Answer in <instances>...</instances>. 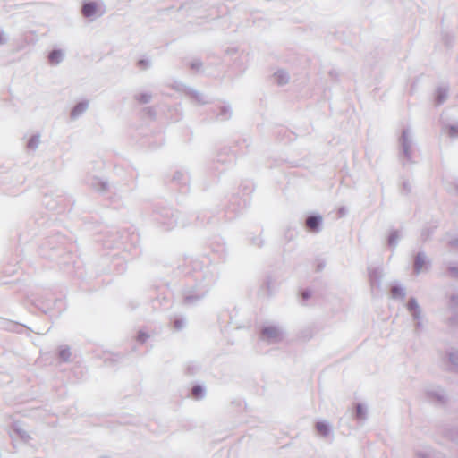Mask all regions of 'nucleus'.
I'll return each instance as SVG.
<instances>
[{"label":"nucleus","mask_w":458,"mask_h":458,"mask_svg":"<svg viewBox=\"0 0 458 458\" xmlns=\"http://www.w3.org/2000/svg\"><path fill=\"white\" fill-rule=\"evenodd\" d=\"M97 11V4L95 3H87L82 7V13L86 17L92 16Z\"/></svg>","instance_id":"f257e3e1"},{"label":"nucleus","mask_w":458,"mask_h":458,"mask_svg":"<svg viewBox=\"0 0 458 458\" xmlns=\"http://www.w3.org/2000/svg\"><path fill=\"white\" fill-rule=\"evenodd\" d=\"M320 217L318 216H310L306 220L307 227L311 231H316L319 225Z\"/></svg>","instance_id":"f03ea898"},{"label":"nucleus","mask_w":458,"mask_h":458,"mask_svg":"<svg viewBox=\"0 0 458 458\" xmlns=\"http://www.w3.org/2000/svg\"><path fill=\"white\" fill-rule=\"evenodd\" d=\"M316 429L322 436H327L329 431L327 425L324 422H318L316 424Z\"/></svg>","instance_id":"7ed1b4c3"},{"label":"nucleus","mask_w":458,"mask_h":458,"mask_svg":"<svg viewBox=\"0 0 458 458\" xmlns=\"http://www.w3.org/2000/svg\"><path fill=\"white\" fill-rule=\"evenodd\" d=\"M262 335L266 338H272V337L276 336L277 332H276V328L267 327V328L263 329Z\"/></svg>","instance_id":"20e7f679"},{"label":"nucleus","mask_w":458,"mask_h":458,"mask_svg":"<svg viewBox=\"0 0 458 458\" xmlns=\"http://www.w3.org/2000/svg\"><path fill=\"white\" fill-rule=\"evenodd\" d=\"M62 53L60 51H53L49 55V60L52 64H57L61 60Z\"/></svg>","instance_id":"39448f33"},{"label":"nucleus","mask_w":458,"mask_h":458,"mask_svg":"<svg viewBox=\"0 0 458 458\" xmlns=\"http://www.w3.org/2000/svg\"><path fill=\"white\" fill-rule=\"evenodd\" d=\"M87 110V104L81 103L78 106H75L72 114H80L82 112H85Z\"/></svg>","instance_id":"423d86ee"},{"label":"nucleus","mask_w":458,"mask_h":458,"mask_svg":"<svg viewBox=\"0 0 458 458\" xmlns=\"http://www.w3.org/2000/svg\"><path fill=\"white\" fill-rule=\"evenodd\" d=\"M202 392L203 390L199 386H196L192 388V395L197 399L202 396Z\"/></svg>","instance_id":"0eeeda50"},{"label":"nucleus","mask_w":458,"mask_h":458,"mask_svg":"<svg viewBox=\"0 0 458 458\" xmlns=\"http://www.w3.org/2000/svg\"><path fill=\"white\" fill-rule=\"evenodd\" d=\"M60 357H61L63 360H68V358L70 357V352H69V350H63V351H61V352H60Z\"/></svg>","instance_id":"6e6552de"},{"label":"nucleus","mask_w":458,"mask_h":458,"mask_svg":"<svg viewBox=\"0 0 458 458\" xmlns=\"http://www.w3.org/2000/svg\"><path fill=\"white\" fill-rule=\"evenodd\" d=\"M415 267L417 270H420L421 268V264L420 263L419 259L415 262Z\"/></svg>","instance_id":"1a4fd4ad"},{"label":"nucleus","mask_w":458,"mask_h":458,"mask_svg":"<svg viewBox=\"0 0 458 458\" xmlns=\"http://www.w3.org/2000/svg\"><path fill=\"white\" fill-rule=\"evenodd\" d=\"M146 337H147V335H139V338L140 339V341H144Z\"/></svg>","instance_id":"9d476101"}]
</instances>
